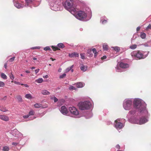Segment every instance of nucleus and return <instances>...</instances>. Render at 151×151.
I'll return each mask as SVG.
<instances>
[{
    "mask_svg": "<svg viewBox=\"0 0 151 151\" xmlns=\"http://www.w3.org/2000/svg\"><path fill=\"white\" fill-rule=\"evenodd\" d=\"M1 76L2 78L4 79H6L7 78L6 76L4 73H1Z\"/></svg>",
    "mask_w": 151,
    "mask_h": 151,
    "instance_id": "412c9836",
    "label": "nucleus"
},
{
    "mask_svg": "<svg viewBox=\"0 0 151 151\" xmlns=\"http://www.w3.org/2000/svg\"><path fill=\"white\" fill-rule=\"evenodd\" d=\"M5 86L4 83L1 81H0V87H3Z\"/></svg>",
    "mask_w": 151,
    "mask_h": 151,
    "instance_id": "c9c22d12",
    "label": "nucleus"
},
{
    "mask_svg": "<svg viewBox=\"0 0 151 151\" xmlns=\"http://www.w3.org/2000/svg\"><path fill=\"white\" fill-rule=\"evenodd\" d=\"M34 112L33 110H31L29 112V115H32L34 114Z\"/></svg>",
    "mask_w": 151,
    "mask_h": 151,
    "instance_id": "e433bc0d",
    "label": "nucleus"
},
{
    "mask_svg": "<svg viewBox=\"0 0 151 151\" xmlns=\"http://www.w3.org/2000/svg\"><path fill=\"white\" fill-rule=\"evenodd\" d=\"M29 116V115H24L23 116V117L24 118H27Z\"/></svg>",
    "mask_w": 151,
    "mask_h": 151,
    "instance_id": "09e8293b",
    "label": "nucleus"
},
{
    "mask_svg": "<svg viewBox=\"0 0 151 151\" xmlns=\"http://www.w3.org/2000/svg\"><path fill=\"white\" fill-rule=\"evenodd\" d=\"M131 55L132 57L141 59L143 56L142 54L139 51H134L132 52Z\"/></svg>",
    "mask_w": 151,
    "mask_h": 151,
    "instance_id": "39448f33",
    "label": "nucleus"
},
{
    "mask_svg": "<svg viewBox=\"0 0 151 151\" xmlns=\"http://www.w3.org/2000/svg\"><path fill=\"white\" fill-rule=\"evenodd\" d=\"M117 151H122V150H118Z\"/></svg>",
    "mask_w": 151,
    "mask_h": 151,
    "instance_id": "774afa93",
    "label": "nucleus"
},
{
    "mask_svg": "<svg viewBox=\"0 0 151 151\" xmlns=\"http://www.w3.org/2000/svg\"><path fill=\"white\" fill-rule=\"evenodd\" d=\"M4 67L6 69L7 68V63H5L4 65Z\"/></svg>",
    "mask_w": 151,
    "mask_h": 151,
    "instance_id": "3c124183",
    "label": "nucleus"
},
{
    "mask_svg": "<svg viewBox=\"0 0 151 151\" xmlns=\"http://www.w3.org/2000/svg\"><path fill=\"white\" fill-rule=\"evenodd\" d=\"M15 58V57H13L11 58H10L9 59V61L10 62H12L14 60Z\"/></svg>",
    "mask_w": 151,
    "mask_h": 151,
    "instance_id": "ea45409f",
    "label": "nucleus"
},
{
    "mask_svg": "<svg viewBox=\"0 0 151 151\" xmlns=\"http://www.w3.org/2000/svg\"><path fill=\"white\" fill-rule=\"evenodd\" d=\"M60 111L63 114H66L68 112L67 109L65 106H63L61 107Z\"/></svg>",
    "mask_w": 151,
    "mask_h": 151,
    "instance_id": "9b49d317",
    "label": "nucleus"
},
{
    "mask_svg": "<svg viewBox=\"0 0 151 151\" xmlns=\"http://www.w3.org/2000/svg\"><path fill=\"white\" fill-rule=\"evenodd\" d=\"M107 22V20H104L102 22V23L103 24H104Z\"/></svg>",
    "mask_w": 151,
    "mask_h": 151,
    "instance_id": "37998d69",
    "label": "nucleus"
},
{
    "mask_svg": "<svg viewBox=\"0 0 151 151\" xmlns=\"http://www.w3.org/2000/svg\"><path fill=\"white\" fill-rule=\"evenodd\" d=\"M103 49L104 50H107L108 49V46L105 44L103 45Z\"/></svg>",
    "mask_w": 151,
    "mask_h": 151,
    "instance_id": "4be33fe9",
    "label": "nucleus"
},
{
    "mask_svg": "<svg viewBox=\"0 0 151 151\" xmlns=\"http://www.w3.org/2000/svg\"><path fill=\"white\" fill-rule=\"evenodd\" d=\"M147 122V120L145 117H142L139 120H136L135 121V123L139 124H143Z\"/></svg>",
    "mask_w": 151,
    "mask_h": 151,
    "instance_id": "6e6552de",
    "label": "nucleus"
},
{
    "mask_svg": "<svg viewBox=\"0 0 151 151\" xmlns=\"http://www.w3.org/2000/svg\"><path fill=\"white\" fill-rule=\"evenodd\" d=\"M114 50L117 52H119L120 50V48L118 47H113Z\"/></svg>",
    "mask_w": 151,
    "mask_h": 151,
    "instance_id": "7c9ffc66",
    "label": "nucleus"
},
{
    "mask_svg": "<svg viewBox=\"0 0 151 151\" xmlns=\"http://www.w3.org/2000/svg\"><path fill=\"white\" fill-rule=\"evenodd\" d=\"M35 68V67H32L31 68V69H34Z\"/></svg>",
    "mask_w": 151,
    "mask_h": 151,
    "instance_id": "e2e57ef3",
    "label": "nucleus"
},
{
    "mask_svg": "<svg viewBox=\"0 0 151 151\" xmlns=\"http://www.w3.org/2000/svg\"><path fill=\"white\" fill-rule=\"evenodd\" d=\"M34 0H26L27 3H30L32 2Z\"/></svg>",
    "mask_w": 151,
    "mask_h": 151,
    "instance_id": "603ef678",
    "label": "nucleus"
},
{
    "mask_svg": "<svg viewBox=\"0 0 151 151\" xmlns=\"http://www.w3.org/2000/svg\"><path fill=\"white\" fill-rule=\"evenodd\" d=\"M19 133V132L17 129H14L12 132V135L14 136H17V134Z\"/></svg>",
    "mask_w": 151,
    "mask_h": 151,
    "instance_id": "dca6fc26",
    "label": "nucleus"
},
{
    "mask_svg": "<svg viewBox=\"0 0 151 151\" xmlns=\"http://www.w3.org/2000/svg\"><path fill=\"white\" fill-rule=\"evenodd\" d=\"M42 105L41 104L38 103H37L34 104V106L35 108H40L42 106Z\"/></svg>",
    "mask_w": 151,
    "mask_h": 151,
    "instance_id": "393cba45",
    "label": "nucleus"
},
{
    "mask_svg": "<svg viewBox=\"0 0 151 151\" xmlns=\"http://www.w3.org/2000/svg\"><path fill=\"white\" fill-rule=\"evenodd\" d=\"M140 29V27H138L137 28V31L138 32L139 31Z\"/></svg>",
    "mask_w": 151,
    "mask_h": 151,
    "instance_id": "6e6d98bb",
    "label": "nucleus"
},
{
    "mask_svg": "<svg viewBox=\"0 0 151 151\" xmlns=\"http://www.w3.org/2000/svg\"><path fill=\"white\" fill-rule=\"evenodd\" d=\"M140 36L142 39H145L146 37V34L144 32H141Z\"/></svg>",
    "mask_w": 151,
    "mask_h": 151,
    "instance_id": "c756f323",
    "label": "nucleus"
},
{
    "mask_svg": "<svg viewBox=\"0 0 151 151\" xmlns=\"http://www.w3.org/2000/svg\"><path fill=\"white\" fill-rule=\"evenodd\" d=\"M132 106V102L129 100H127L124 101L123 104V107L126 110L131 109Z\"/></svg>",
    "mask_w": 151,
    "mask_h": 151,
    "instance_id": "423d86ee",
    "label": "nucleus"
},
{
    "mask_svg": "<svg viewBox=\"0 0 151 151\" xmlns=\"http://www.w3.org/2000/svg\"><path fill=\"white\" fill-rule=\"evenodd\" d=\"M43 81V80L42 78H39L35 80V82L38 83H40Z\"/></svg>",
    "mask_w": 151,
    "mask_h": 151,
    "instance_id": "b1692460",
    "label": "nucleus"
},
{
    "mask_svg": "<svg viewBox=\"0 0 151 151\" xmlns=\"http://www.w3.org/2000/svg\"><path fill=\"white\" fill-rule=\"evenodd\" d=\"M147 28L148 29H151V24H149L148 26H147Z\"/></svg>",
    "mask_w": 151,
    "mask_h": 151,
    "instance_id": "4d7b16f0",
    "label": "nucleus"
},
{
    "mask_svg": "<svg viewBox=\"0 0 151 151\" xmlns=\"http://www.w3.org/2000/svg\"><path fill=\"white\" fill-rule=\"evenodd\" d=\"M106 56L104 55V56H103V57H102L101 58V60H104V59H106Z\"/></svg>",
    "mask_w": 151,
    "mask_h": 151,
    "instance_id": "de8ad7c7",
    "label": "nucleus"
},
{
    "mask_svg": "<svg viewBox=\"0 0 151 151\" xmlns=\"http://www.w3.org/2000/svg\"><path fill=\"white\" fill-rule=\"evenodd\" d=\"M80 69L81 70L84 72L87 69V66H85L83 65H82L80 68Z\"/></svg>",
    "mask_w": 151,
    "mask_h": 151,
    "instance_id": "4468645a",
    "label": "nucleus"
},
{
    "mask_svg": "<svg viewBox=\"0 0 151 151\" xmlns=\"http://www.w3.org/2000/svg\"><path fill=\"white\" fill-rule=\"evenodd\" d=\"M21 85L22 86H24L26 87H29V86L27 84H21Z\"/></svg>",
    "mask_w": 151,
    "mask_h": 151,
    "instance_id": "c03bdc74",
    "label": "nucleus"
},
{
    "mask_svg": "<svg viewBox=\"0 0 151 151\" xmlns=\"http://www.w3.org/2000/svg\"><path fill=\"white\" fill-rule=\"evenodd\" d=\"M115 127L117 129H121L123 127V124L120 122H118L117 120L115 121Z\"/></svg>",
    "mask_w": 151,
    "mask_h": 151,
    "instance_id": "1a4fd4ad",
    "label": "nucleus"
},
{
    "mask_svg": "<svg viewBox=\"0 0 151 151\" xmlns=\"http://www.w3.org/2000/svg\"><path fill=\"white\" fill-rule=\"evenodd\" d=\"M69 109L70 113L73 114L77 115L79 114L78 110L74 107H70Z\"/></svg>",
    "mask_w": 151,
    "mask_h": 151,
    "instance_id": "0eeeda50",
    "label": "nucleus"
},
{
    "mask_svg": "<svg viewBox=\"0 0 151 151\" xmlns=\"http://www.w3.org/2000/svg\"><path fill=\"white\" fill-rule=\"evenodd\" d=\"M92 50L91 49H88L87 51V53L89 55L88 56L90 57H91L93 55V54L91 52Z\"/></svg>",
    "mask_w": 151,
    "mask_h": 151,
    "instance_id": "a211bd4d",
    "label": "nucleus"
},
{
    "mask_svg": "<svg viewBox=\"0 0 151 151\" xmlns=\"http://www.w3.org/2000/svg\"><path fill=\"white\" fill-rule=\"evenodd\" d=\"M119 67L122 68H126L129 67V65L128 64L121 62L119 64Z\"/></svg>",
    "mask_w": 151,
    "mask_h": 151,
    "instance_id": "f8f14e48",
    "label": "nucleus"
},
{
    "mask_svg": "<svg viewBox=\"0 0 151 151\" xmlns=\"http://www.w3.org/2000/svg\"><path fill=\"white\" fill-rule=\"evenodd\" d=\"M116 147L117 149H120V146L119 145H116Z\"/></svg>",
    "mask_w": 151,
    "mask_h": 151,
    "instance_id": "864d4df0",
    "label": "nucleus"
},
{
    "mask_svg": "<svg viewBox=\"0 0 151 151\" xmlns=\"http://www.w3.org/2000/svg\"><path fill=\"white\" fill-rule=\"evenodd\" d=\"M50 59L51 60H52V61H53L55 60V59H53L52 58H50Z\"/></svg>",
    "mask_w": 151,
    "mask_h": 151,
    "instance_id": "052dcab7",
    "label": "nucleus"
},
{
    "mask_svg": "<svg viewBox=\"0 0 151 151\" xmlns=\"http://www.w3.org/2000/svg\"><path fill=\"white\" fill-rule=\"evenodd\" d=\"M31 95L30 94H27L25 95V97L27 99H31Z\"/></svg>",
    "mask_w": 151,
    "mask_h": 151,
    "instance_id": "473e14b6",
    "label": "nucleus"
},
{
    "mask_svg": "<svg viewBox=\"0 0 151 151\" xmlns=\"http://www.w3.org/2000/svg\"><path fill=\"white\" fill-rule=\"evenodd\" d=\"M51 47L52 48V50L55 51L60 50L58 47L55 46H52Z\"/></svg>",
    "mask_w": 151,
    "mask_h": 151,
    "instance_id": "c85d7f7f",
    "label": "nucleus"
},
{
    "mask_svg": "<svg viewBox=\"0 0 151 151\" xmlns=\"http://www.w3.org/2000/svg\"><path fill=\"white\" fill-rule=\"evenodd\" d=\"M0 119L6 122L8 121L9 120V117L4 115L0 114Z\"/></svg>",
    "mask_w": 151,
    "mask_h": 151,
    "instance_id": "9d476101",
    "label": "nucleus"
},
{
    "mask_svg": "<svg viewBox=\"0 0 151 151\" xmlns=\"http://www.w3.org/2000/svg\"><path fill=\"white\" fill-rule=\"evenodd\" d=\"M66 76V74L65 73H64L63 74H62V75H60V76L59 78H64V77H65Z\"/></svg>",
    "mask_w": 151,
    "mask_h": 151,
    "instance_id": "58836bf2",
    "label": "nucleus"
},
{
    "mask_svg": "<svg viewBox=\"0 0 151 151\" xmlns=\"http://www.w3.org/2000/svg\"><path fill=\"white\" fill-rule=\"evenodd\" d=\"M90 104L89 102L88 101L81 102L78 104V106L79 109L82 110H88L90 108Z\"/></svg>",
    "mask_w": 151,
    "mask_h": 151,
    "instance_id": "f03ea898",
    "label": "nucleus"
},
{
    "mask_svg": "<svg viewBox=\"0 0 151 151\" xmlns=\"http://www.w3.org/2000/svg\"><path fill=\"white\" fill-rule=\"evenodd\" d=\"M93 53L94 54V57L96 58L98 55V52H97L96 48H93L92 49Z\"/></svg>",
    "mask_w": 151,
    "mask_h": 151,
    "instance_id": "6ab92c4d",
    "label": "nucleus"
},
{
    "mask_svg": "<svg viewBox=\"0 0 151 151\" xmlns=\"http://www.w3.org/2000/svg\"><path fill=\"white\" fill-rule=\"evenodd\" d=\"M2 150L4 151H9V148L7 146H5L3 147Z\"/></svg>",
    "mask_w": 151,
    "mask_h": 151,
    "instance_id": "5701e85b",
    "label": "nucleus"
},
{
    "mask_svg": "<svg viewBox=\"0 0 151 151\" xmlns=\"http://www.w3.org/2000/svg\"><path fill=\"white\" fill-rule=\"evenodd\" d=\"M40 70L39 69H37L35 70V73L36 74L37 73L40 71Z\"/></svg>",
    "mask_w": 151,
    "mask_h": 151,
    "instance_id": "49530a36",
    "label": "nucleus"
},
{
    "mask_svg": "<svg viewBox=\"0 0 151 151\" xmlns=\"http://www.w3.org/2000/svg\"><path fill=\"white\" fill-rule=\"evenodd\" d=\"M71 72H73V69H72V70H71Z\"/></svg>",
    "mask_w": 151,
    "mask_h": 151,
    "instance_id": "69168bd1",
    "label": "nucleus"
},
{
    "mask_svg": "<svg viewBox=\"0 0 151 151\" xmlns=\"http://www.w3.org/2000/svg\"><path fill=\"white\" fill-rule=\"evenodd\" d=\"M54 102H56L58 101V99L56 97H54Z\"/></svg>",
    "mask_w": 151,
    "mask_h": 151,
    "instance_id": "a18cd8bd",
    "label": "nucleus"
},
{
    "mask_svg": "<svg viewBox=\"0 0 151 151\" xmlns=\"http://www.w3.org/2000/svg\"><path fill=\"white\" fill-rule=\"evenodd\" d=\"M42 93L43 95H49L50 94V92L46 90H43L42 91Z\"/></svg>",
    "mask_w": 151,
    "mask_h": 151,
    "instance_id": "2eb2a0df",
    "label": "nucleus"
},
{
    "mask_svg": "<svg viewBox=\"0 0 151 151\" xmlns=\"http://www.w3.org/2000/svg\"><path fill=\"white\" fill-rule=\"evenodd\" d=\"M14 5L18 9L22 7L20 4L17 2L14 4Z\"/></svg>",
    "mask_w": 151,
    "mask_h": 151,
    "instance_id": "aec40b11",
    "label": "nucleus"
},
{
    "mask_svg": "<svg viewBox=\"0 0 151 151\" xmlns=\"http://www.w3.org/2000/svg\"><path fill=\"white\" fill-rule=\"evenodd\" d=\"M0 110L4 112L8 111V110L5 107H1Z\"/></svg>",
    "mask_w": 151,
    "mask_h": 151,
    "instance_id": "a878e982",
    "label": "nucleus"
},
{
    "mask_svg": "<svg viewBox=\"0 0 151 151\" xmlns=\"http://www.w3.org/2000/svg\"><path fill=\"white\" fill-rule=\"evenodd\" d=\"M134 106L136 108L139 109L140 112H142L145 110V107L141 104V102L139 100L136 99L133 102Z\"/></svg>",
    "mask_w": 151,
    "mask_h": 151,
    "instance_id": "7ed1b4c3",
    "label": "nucleus"
},
{
    "mask_svg": "<svg viewBox=\"0 0 151 151\" xmlns=\"http://www.w3.org/2000/svg\"><path fill=\"white\" fill-rule=\"evenodd\" d=\"M7 96H4L3 98H2V100H6V99Z\"/></svg>",
    "mask_w": 151,
    "mask_h": 151,
    "instance_id": "13d9d810",
    "label": "nucleus"
},
{
    "mask_svg": "<svg viewBox=\"0 0 151 151\" xmlns=\"http://www.w3.org/2000/svg\"><path fill=\"white\" fill-rule=\"evenodd\" d=\"M73 65H72L71 66L70 68H67L65 70L66 72H69V71H70L71 70L72 68H73Z\"/></svg>",
    "mask_w": 151,
    "mask_h": 151,
    "instance_id": "2f4dec72",
    "label": "nucleus"
},
{
    "mask_svg": "<svg viewBox=\"0 0 151 151\" xmlns=\"http://www.w3.org/2000/svg\"><path fill=\"white\" fill-rule=\"evenodd\" d=\"M65 9L71 13H74L76 11V7L73 0H67L65 2Z\"/></svg>",
    "mask_w": 151,
    "mask_h": 151,
    "instance_id": "f257e3e1",
    "label": "nucleus"
},
{
    "mask_svg": "<svg viewBox=\"0 0 151 151\" xmlns=\"http://www.w3.org/2000/svg\"><path fill=\"white\" fill-rule=\"evenodd\" d=\"M26 72L27 73H30V71L29 70H27L26 71Z\"/></svg>",
    "mask_w": 151,
    "mask_h": 151,
    "instance_id": "680f3d73",
    "label": "nucleus"
},
{
    "mask_svg": "<svg viewBox=\"0 0 151 151\" xmlns=\"http://www.w3.org/2000/svg\"><path fill=\"white\" fill-rule=\"evenodd\" d=\"M80 55L81 58L83 59L85 58V54H81Z\"/></svg>",
    "mask_w": 151,
    "mask_h": 151,
    "instance_id": "a19ab883",
    "label": "nucleus"
},
{
    "mask_svg": "<svg viewBox=\"0 0 151 151\" xmlns=\"http://www.w3.org/2000/svg\"><path fill=\"white\" fill-rule=\"evenodd\" d=\"M9 77L12 80H13L14 79V76L13 75L12 73H10L9 75Z\"/></svg>",
    "mask_w": 151,
    "mask_h": 151,
    "instance_id": "72a5a7b5",
    "label": "nucleus"
},
{
    "mask_svg": "<svg viewBox=\"0 0 151 151\" xmlns=\"http://www.w3.org/2000/svg\"><path fill=\"white\" fill-rule=\"evenodd\" d=\"M14 83L16 84H18V85H21V84L19 82H17L16 81H14Z\"/></svg>",
    "mask_w": 151,
    "mask_h": 151,
    "instance_id": "8fccbe9b",
    "label": "nucleus"
},
{
    "mask_svg": "<svg viewBox=\"0 0 151 151\" xmlns=\"http://www.w3.org/2000/svg\"><path fill=\"white\" fill-rule=\"evenodd\" d=\"M137 45H131L129 47V48L132 49H134L137 48Z\"/></svg>",
    "mask_w": 151,
    "mask_h": 151,
    "instance_id": "bb28decb",
    "label": "nucleus"
},
{
    "mask_svg": "<svg viewBox=\"0 0 151 151\" xmlns=\"http://www.w3.org/2000/svg\"><path fill=\"white\" fill-rule=\"evenodd\" d=\"M60 102H61L60 101H59L58 102V103H60Z\"/></svg>",
    "mask_w": 151,
    "mask_h": 151,
    "instance_id": "338daca9",
    "label": "nucleus"
},
{
    "mask_svg": "<svg viewBox=\"0 0 151 151\" xmlns=\"http://www.w3.org/2000/svg\"><path fill=\"white\" fill-rule=\"evenodd\" d=\"M75 13H76V17L80 20H83L87 17V14L84 11H79L77 12L76 11Z\"/></svg>",
    "mask_w": 151,
    "mask_h": 151,
    "instance_id": "20e7f679",
    "label": "nucleus"
},
{
    "mask_svg": "<svg viewBox=\"0 0 151 151\" xmlns=\"http://www.w3.org/2000/svg\"><path fill=\"white\" fill-rule=\"evenodd\" d=\"M44 50H46V51L48 50H51L50 48V47H49L48 46H47L46 47H44Z\"/></svg>",
    "mask_w": 151,
    "mask_h": 151,
    "instance_id": "f704fd0d",
    "label": "nucleus"
},
{
    "mask_svg": "<svg viewBox=\"0 0 151 151\" xmlns=\"http://www.w3.org/2000/svg\"><path fill=\"white\" fill-rule=\"evenodd\" d=\"M17 144H18V143H17V142H13L12 143V145H14L16 146V145H17Z\"/></svg>",
    "mask_w": 151,
    "mask_h": 151,
    "instance_id": "5fc2aeb1",
    "label": "nucleus"
},
{
    "mask_svg": "<svg viewBox=\"0 0 151 151\" xmlns=\"http://www.w3.org/2000/svg\"><path fill=\"white\" fill-rule=\"evenodd\" d=\"M57 45L58 47L60 48H63L65 47L64 45L62 43H59Z\"/></svg>",
    "mask_w": 151,
    "mask_h": 151,
    "instance_id": "cd10ccee",
    "label": "nucleus"
},
{
    "mask_svg": "<svg viewBox=\"0 0 151 151\" xmlns=\"http://www.w3.org/2000/svg\"><path fill=\"white\" fill-rule=\"evenodd\" d=\"M43 77L44 78H48V76L47 75H46V76H43Z\"/></svg>",
    "mask_w": 151,
    "mask_h": 151,
    "instance_id": "bf43d9fd",
    "label": "nucleus"
},
{
    "mask_svg": "<svg viewBox=\"0 0 151 151\" xmlns=\"http://www.w3.org/2000/svg\"><path fill=\"white\" fill-rule=\"evenodd\" d=\"M69 89L70 90H75V88L74 86H72L70 87Z\"/></svg>",
    "mask_w": 151,
    "mask_h": 151,
    "instance_id": "79ce46f5",
    "label": "nucleus"
},
{
    "mask_svg": "<svg viewBox=\"0 0 151 151\" xmlns=\"http://www.w3.org/2000/svg\"><path fill=\"white\" fill-rule=\"evenodd\" d=\"M17 97V99L18 100V101H22V99L20 96H18Z\"/></svg>",
    "mask_w": 151,
    "mask_h": 151,
    "instance_id": "4c0bfd02",
    "label": "nucleus"
},
{
    "mask_svg": "<svg viewBox=\"0 0 151 151\" xmlns=\"http://www.w3.org/2000/svg\"><path fill=\"white\" fill-rule=\"evenodd\" d=\"M33 59L34 60H36L37 59V58H33Z\"/></svg>",
    "mask_w": 151,
    "mask_h": 151,
    "instance_id": "0e129e2a",
    "label": "nucleus"
},
{
    "mask_svg": "<svg viewBox=\"0 0 151 151\" xmlns=\"http://www.w3.org/2000/svg\"><path fill=\"white\" fill-rule=\"evenodd\" d=\"M76 86L77 88H82L83 86V84L81 82H78L76 83Z\"/></svg>",
    "mask_w": 151,
    "mask_h": 151,
    "instance_id": "f3484780",
    "label": "nucleus"
},
{
    "mask_svg": "<svg viewBox=\"0 0 151 151\" xmlns=\"http://www.w3.org/2000/svg\"><path fill=\"white\" fill-rule=\"evenodd\" d=\"M78 54L76 52H73L69 55V57L71 58L78 57Z\"/></svg>",
    "mask_w": 151,
    "mask_h": 151,
    "instance_id": "ddd939ff",
    "label": "nucleus"
}]
</instances>
